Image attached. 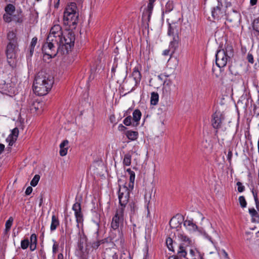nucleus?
<instances>
[{"mask_svg":"<svg viewBox=\"0 0 259 259\" xmlns=\"http://www.w3.org/2000/svg\"><path fill=\"white\" fill-rule=\"evenodd\" d=\"M40 179V176L38 175H35L30 182V185L33 186H36Z\"/></svg>","mask_w":259,"mask_h":259,"instance_id":"41","label":"nucleus"},{"mask_svg":"<svg viewBox=\"0 0 259 259\" xmlns=\"http://www.w3.org/2000/svg\"><path fill=\"white\" fill-rule=\"evenodd\" d=\"M7 38L9 42L12 44H17L16 39V35L14 31H10L7 34Z\"/></svg>","mask_w":259,"mask_h":259,"instance_id":"32","label":"nucleus"},{"mask_svg":"<svg viewBox=\"0 0 259 259\" xmlns=\"http://www.w3.org/2000/svg\"><path fill=\"white\" fill-rule=\"evenodd\" d=\"M17 44L9 42L6 49V54L7 58V62L9 65L12 68L16 66L17 59L16 53L17 51Z\"/></svg>","mask_w":259,"mask_h":259,"instance_id":"6","label":"nucleus"},{"mask_svg":"<svg viewBox=\"0 0 259 259\" xmlns=\"http://www.w3.org/2000/svg\"><path fill=\"white\" fill-rule=\"evenodd\" d=\"M239 204L242 208H245L246 207L247 202L245 197L243 196H241L238 199Z\"/></svg>","mask_w":259,"mask_h":259,"instance_id":"42","label":"nucleus"},{"mask_svg":"<svg viewBox=\"0 0 259 259\" xmlns=\"http://www.w3.org/2000/svg\"><path fill=\"white\" fill-rule=\"evenodd\" d=\"M253 30L259 33V18L255 19L252 23Z\"/></svg>","mask_w":259,"mask_h":259,"instance_id":"40","label":"nucleus"},{"mask_svg":"<svg viewBox=\"0 0 259 259\" xmlns=\"http://www.w3.org/2000/svg\"><path fill=\"white\" fill-rule=\"evenodd\" d=\"M59 225V221L57 217L55 215H53L52 217V222L50 227L51 231H55L57 227Z\"/></svg>","mask_w":259,"mask_h":259,"instance_id":"28","label":"nucleus"},{"mask_svg":"<svg viewBox=\"0 0 259 259\" xmlns=\"http://www.w3.org/2000/svg\"><path fill=\"white\" fill-rule=\"evenodd\" d=\"M54 77L44 71H39L35 77L33 89L38 96H44L52 89L54 83Z\"/></svg>","mask_w":259,"mask_h":259,"instance_id":"1","label":"nucleus"},{"mask_svg":"<svg viewBox=\"0 0 259 259\" xmlns=\"http://www.w3.org/2000/svg\"><path fill=\"white\" fill-rule=\"evenodd\" d=\"M29 245V241L28 239H25L21 241V247L23 249H26Z\"/></svg>","mask_w":259,"mask_h":259,"instance_id":"45","label":"nucleus"},{"mask_svg":"<svg viewBox=\"0 0 259 259\" xmlns=\"http://www.w3.org/2000/svg\"><path fill=\"white\" fill-rule=\"evenodd\" d=\"M123 214L124 208L123 207H121L117 210L115 214L112 218L111 222V227L112 229L116 230L120 225L123 224L124 219Z\"/></svg>","mask_w":259,"mask_h":259,"instance_id":"10","label":"nucleus"},{"mask_svg":"<svg viewBox=\"0 0 259 259\" xmlns=\"http://www.w3.org/2000/svg\"><path fill=\"white\" fill-rule=\"evenodd\" d=\"M128 206L131 210V217L136 214L138 209V207L137 204L134 202H132L130 203Z\"/></svg>","mask_w":259,"mask_h":259,"instance_id":"33","label":"nucleus"},{"mask_svg":"<svg viewBox=\"0 0 259 259\" xmlns=\"http://www.w3.org/2000/svg\"><path fill=\"white\" fill-rule=\"evenodd\" d=\"M133 119L131 116L129 115L127 116L123 121V123L126 126L132 125L133 126Z\"/></svg>","mask_w":259,"mask_h":259,"instance_id":"44","label":"nucleus"},{"mask_svg":"<svg viewBox=\"0 0 259 259\" xmlns=\"http://www.w3.org/2000/svg\"><path fill=\"white\" fill-rule=\"evenodd\" d=\"M104 243V242L103 240H98L92 243V247H93V248L96 249L99 247L101 244Z\"/></svg>","mask_w":259,"mask_h":259,"instance_id":"47","label":"nucleus"},{"mask_svg":"<svg viewBox=\"0 0 259 259\" xmlns=\"http://www.w3.org/2000/svg\"><path fill=\"white\" fill-rule=\"evenodd\" d=\"M223 7L222 2L218 0V4L214 7L211 10V16L214 20L220 19L224 15V13L222 10Z\"/></svg>","mask_w":259,"mask_h":259,"instance_id":"12","label":"nucleus"},{"mask_svg":"<svg viewBox=\"0 0 259 259\" xmlns=\"http://www.w3.org/2000/svg\"><path fill=\"white\" fill-rule=\"evenodd\" d=\"M12 14L6 13L3 15V19L5 22L9 23L12 21Z\"/></svg>","mask_w":259,"mask_h":259,"instance_id":"46","label":"nucleus"},{"mask_svg":"<svg viewBox=\"0 0 259 259\" xmlns=\"http://www.w3.org/2000/svg\"><path fill=\"white\" fill-rule=\"evenodd\" d=\"M126 171L130 175V183L128 185V187L131 188V189H133L135 178V172L132 170L130 168H128Z\"/></svg>","mask_w":259,"mask_h":259,"instance_id":"26","label":"nucleus"},{"mask_svg":"<svg viewBox=\"0 0 259 259\" xmlns=\"http://www.w3.org/2000/svg\"><path fill=\"white\" fill-rule=\"evenodd\" d=\"M77 7L75 3H70L68 4L64 12V21L65 23L75 25L78 21V13L76 12Z\"/></svg>","mask_w":259,"mask_h":259,"instance_id":"4","label":"nucleus"},{"mask_svg":"<svg viewBox=\"0 0 259 259\" xmlns=\"http://www.w3.org/2000/svg\"><path fill=\"white\" fill-rule=\"evenodd\" d=\"M104 259H118V255L114 249L107 248L104 252Z\"/></svg>","mask_w":259,"mask_h":259,"instance_id":"18","label":"nucleus"},{"mask_svg":"<svg viewBox=\"0 0 259 259\" xmlns=\"http://www.w3.org/2000/svg\"><path fill=\"white\" fill-rule=\"evenodd\" d=\"M237 186H238L237 190L239 192H242L244 191L245 187L242 185V183H241L240 182H238L237 183Z\"/></svg>","mask_w":259,"mask_h":259,"instance_id":"49","label":"nucleus"},{"mask_svg":"<svg viewBox=\"0 0 259 259\" xmlns=\"http://www.w3.org/2000/svg\"><path fill=\"white\" fill-rule=\"evenodd\" d=\"M142 114L140 110L136 109L133 113V126H137L139 124Z\"/></svg>","mask_w":259,"mask_h":259,"instance_id":"19","label":"nucleus"},{"mask_svg":"<svg viewBox=\"0 0 259 259\" xmlns=\"http://www.w3.org/2000/svg\"><path fill=\"white\" fill-rule=\"evenodd\" d=\"M78 235L80 237L78 242V248L80 251H82L84 248V244L86 243L87 238L83 231L82 235L81 234V233L79 231L78 232Z\"/></svg>","mask_w":259,"mask_h":259,"instance_id":"21","label":"nucleus"},{"mask_svg":"<svg viewBox=\"0 0 259 259\" xmlns=\"http://www.w3.org/2000/svg\"><path fill=\"white\" fill-rule=\"evenodd\" d=\"M32 191V188L30 186H29L27 188L26 191H25V194L26 195H29Z\"/></svg>","mask_w":259,"mask_h":259,"instance_id":"56","label":"nucleus"},{"mask_svg":"<svg viewBox=\"0 0 259 259\" xmlns=\"http://www.w3.org/2000/svg\"><path fill=\"white\" fill-rule=\"evenodd\" d=\"M174 6L171 2H168L165 5V13H169L173 10Z\"/></svg>","mask_w":259,"mask_h":259,"instance_id":"43","label":"nucleus"},{"mask_svg":"<svg viewBox=\"0 0 259 259\" xmlns=\"http://www.w3.org/2000/svg\"><path fill=\"white\" fill-rule=\"evenodd\" d=\"M29 244H37V237L35 234L31 235Z\"/></svg>","mask_w":259,"mask_h":259,"instance_id":"48","label":"nucleus"},{"mask_svg":"<svg viewBox=\"0 0 259 259\" xmlns=\"http://www.w3.org/2000/svg\"><path fill=\"white\" fill-rule=\"evenodd\" d=\"M61 55L67 54L74 46L75 34L72 31H67L61 36Z\"/></svg>","mask_w":259,"mask_h":259,"instance_id":"5","label":"nucleus"},{"mask_svg":"<svg viewBox=\"0 0 259 259\" xmlns=\"http://www.w3.org/2000/svg\"><path fill=\"white\" fill-rule=\"evenodd\" d=\"M37 41V38L36 37H34L32 40L30 44V47H32V48H34Z\"/></svg>","mask_w":259,"mask_h":259,"instance_id":"54","label":"nucleus"},{"mask_svg":"<svg viewBox=\"0 0 259 259\" xmlns=\"http://www.w3.org/2000/svg\"><path fill=\"white\" fill-rule=\"evenodd\" d=\"M204 236H205V237L207 239H208L211 243H213V241L211 239V238L206 233H204Z\"/></svg>","mask_w":259,"mask_h":259,"instance_id":"62","label":"nucleus"},{"mask_svg":"<svg viewBox=\"0 0 259 259\" xmlns=\"http://www.w3.org/2000/svg\"><path fill=\"white\" fill-rule=\"evenodd\" d=\"M171 52V55L172 54H174L175 53L174 52H172V48H170L169 47V49H167V50H165L163 51V55L164 56H168L170 54V52Z\"/></svg>","mask_w":259,"mask_h":259,"instance_id":"53","label":"nucleus"},{"mask_svg":"<svg viewBox=\"0 0 259 259\" xmlns=\"http://www.w3.org/2000/svg\"><path fill=\"white\" fill-rule=\"evenodd\" d=\"M160 109H161L163 112H166L168 110V107L167 106L163 105L162 107H160Z\"/></svg>","mask_w":259,"mask_h":259,"instance_id":"64","label":"nucleus"},{"mask_svg":"<svg viewBox=\"0 0 259 259\" xmlns=\"http://www.w3.org/2000/svg\"><path fill=\"white\" fill-rule=\"evenodd\" d=\"M196 252L193 250V249H190V258H187V259H196Z\"/></svg>","mask_w":259,"mask_h":259,"instance_id":"51","label":"nucleus"},{"mask_svg":"<svg viewBox=\"0 0 259 259\" xmlns=\"http://www.w3.org/2000/svg\"><path fill=\"white\" fill-rule=\"evenodd\" d=\"M14 219L13 217H11L9 218V219L7 221L6 224H5V233H7L8 232H9L11 228V226L13 224Z\"/></svg>","mask_w":259,"mask_h":259,"instance_id":"36","label":"nucleus"},{"mask_svg":"<svg viewBox=\"0 0 259 259\" xmlns=\"http://www.w3.org/2000/svg\"><path fill=\"white\" fill-rule=\"evenodd\" d=\"M172 84V82L170 80L164 81L163 87V93H166L167 94H170V85Z\"/></svg>","mask_w":259,"mask_h":259,"instance_id":"31","label":"nucleus"},{"mask_svg":"<svg viewBox=\"0 0 259 259\" xmlns=\"http://www.w3.org/2000/svg\"><path fill=\"white\" fill-rule=\"evenodd\" d=\"M232 155H233L232 152L230 150L228 152V154L227 155V158H228V160L230 164H231V158H232Z\"/></svg>","mask_w":259,"mask_h":259,"instance_id":"57","label":"nucleus"},{"mask_svg":"<svg viewBox=\"0 0 259 259\" xmlns=\"http://www.w3.org/2000/svg\"><path fill=\"white\" fill-rule=\"evenodd\" d=\"M132 76L135 81V85L139 84L141 79V74L138 68L134 69Z\"/></svg>","mask_w":259,"mask_h":259,"instance_id":"24","label":"nucleus"},{"mask_svg":"<svg viewBox=\"0 0 259 259\" xmlns=\"http://www.w3.org/2000/svg\"><path fill=\"white\" fill-rule=\"evenodd\" d=\"M15 7L11 4H9L6 6L5 8V10L6 13L13 14V13L15 11Z\"/></svg>","mask_w":259,"mask_h":259,"instance_id":"37","label":"nucleus"},{"mask_svg":"<svg viewBox=\"0 0 259 259\" xmlns=\"http://www.w3.org/2000/svg\"><path fill=\"white\" fill-rule=\"evenodd\" d=\"M68 141L67 140H64L60 145V154L62 156H64L67 154L68 148L65 147L68 144Z\"/></svg>","mask_w":259,"mask_h":259,"instance_id":"25","label":"nucleus"},{"mask_svg":"<svg viewBox=\"0 0 259 259\" xmlns=\"http://www.w3.org/2000/svg\"><path fill=\"white\" fill-rule=\"evenodd\" d=\"M155 0H149V3L148 4L147 8L144 10L142 17L147 16V21L149 22L151 18V16L152 13V11L154 7V3Z\"/></svg>","mask_w":259,"mask_h":259,"instance_id":"14","label":"nucleus"},{"mask_svg":"<svg viewBox=\"0 0 259 259\" xmlns=\"http://www.w3.org/2000/svg\"><path fill=\"white\" fill-rule=\"evenodd\" d=\"M184 226H185L190 231H195L197 229V226L193 223L192 221L186 220L184 222Z\"/></svg>","mask_w":259,"mask_h":259,"instance_id":"27","label":"nucleus"},{"mask_svg":"<svg viewBox=\"0 0 259 259\" xmlns=\"http://www.w3.org/2000/svg\"><path fill=\"white\" fill-rule=\"evenodd\" d=\"M29 245L30 246V249L31 251H33L36 249V244H29Z\"/></svg>","mask_w":259,"mask_h":259,"instance_id":"60","label":"nucleus"},{"mask_svg":"<svg viewBox=\"0 0 259 259\" xmlns=\"http://www.w3.org/2000/svg\"><path fill=\"white\" fill-rule=\"evenodd\" d=\"M249 213L252 217V222H258L259 215L254 208H249Z\"/></svg>","mask_w":259,"mask_h":259,"instance_id":"30","label":"nucleus"},{"mask_svg":"<svg viewBox=\"0 0 259 259\" xmlns=\"http://www.w3.org/2000/svg\"><path fill=\"white\" fill-rule=\"evenodd\" d=\"M125 135L128 139L134 141L137 139L139 134L136 131H128Z\"/></svg>","mask_w":259,"mask_h":259,"instance_id":"29","label":"nucleus"},{"mask_svg":"<svg viewBox=\"0 0 259 259\" xmlns=\"http://www.w3.org/2000/svg\"><path fill=\"white\" fill-rule=\"evenodd\" d=\"M234 56L233 47L230 45H225V49L219 50L215 54V63L219 68L226 66Z\"/></svg>","mask_w":259,"mask_h":259,"instance_id":"3","label":"nucleus"},{"mask_svg":"<svg viewBox=\"0 0 259 259\" xmlns=\"http://www.w3.org/2000/svg\"><path fill=\"white\" fill-rule=\"evenodd\" d=\"M49 34L61 36L63 34L61 27L59 25H55L51 28Z\"/></svg>","mask_w":259,"mask_h":259,"instance_id":"22","label":"nucleus"},{"mask_svg":"<svg viewBox=\"0 0 259 259\" xmlns=\"http://www.w3.org/2000/svg\"><path fill=\"white\" fill-rule=\"evenodd\" d=\"M131 155L127 153L124 155L123 163L124 165L129 166L131 163Z\"/></svg>","mask_w":259,"mask_h":259,"instance_id":"38","label":"nucleus"},{"mask_svg":"<svg viewBox=\"0 0 259 259\" xmlns=\"http://www.w3.org/2000/svg\"><path fill=\"white\" fill-rule=\"evenodd\" d=\"M252 193L254 197V201L258 200L257 198V192L255 191H254V190L252 189Z\"/></svg>","mask_w":259,"mask_h":259,"instance_id":"59","label":"nucleus"},{"mask_svg":"<svg viewBox=\"0 0 259 259\" xmlns=\"http://www.w3.org/2000/svg\"><path fill=\"white\" fill-rule=\"evenodd\" d=\"M145 199L146 201H148V203L150 202V200L152 199V191L151 192L146 193L145 195Z\"/></svg>","mask_w":259,"mask_h":259,"instance_id":"52","label":"nucleus"},{"mask_svg":"<svg viewBox=\"0 0 259 259\" xmlns=\"http://www.w3.org/2000/svg\"><path fill=\"white\" fill-rule=\"evenodd\" d=\"M0 89L3 93L7 94L12 93V88L10 83H6L5 80H1Z\"/></svg>","mask_w":259,"mask_h":259,"instance_id":"20","label":"nucleus"},{"mask_svg":"<svg viewBox=\"0 0 259 259\" xmlns=\"http://www.w3.org/2000/svg\"><path fill=\"white\" fill-rule=\"evenodd\" d=\"M177 236L178 238L183 242L180 245H182L185 247V249H186V247L189 246L191 243V240L184 233L178 232L177 234Z\"/></svg>","mask_w":259,"mask_h":259,"instance_id":"17","label":"nucleus"},{"mask_svg":"<svg viewBox=\"0 0 259 259\" xmlns=\"http://www.w3.org/2000/svg\"><path fill=\"white\" fill-rule=\"evenodd\" d=\"M159 95L157 93L152 92L151 95V104L156 105L158 102Z\"/></svg>","mask_w":259,"mask_h":259,"instance_id":"34","label":"nucleus"},{"mask_svg":"<svg viewBox=\"0 0 259 259\" xmlns=\"http://www.w3.org/2000/svg\"><path fill=\"white\" fill-rule=\"evenodd\" d=\"M187 251L185 247L182 245H179L177 250V254L171 256L168 259H179V257H186Z\"/></svg>","mask_w":259,"mask_h":259,"instance_id":"16","label":"nucleus"},{"mask_svg":"<svg viewBox=\"0 0 259 259\" xmlns=\"http://www.w3.org/2000/svg\"><path fill=\"white\" fill-rule=\"evenodd\" d=\"M110 121L111 123H114L115 122V117L114 115H111L109 118Z\"/></svg>","mask_w":259,"mask_h":259,"instance_id":"61","label":"nucleus"},{"mask_svg":"<svg viewBox=\"0 0 259 259\" xmlns=\"http://www.w3.org/2000/svg\"><path fill=\"white\" fill-rule=\"evenodd\" d=\"M42 106V102L34 101L30 106V110L31 112H37L39 113L41 111Z\"/></svg>","mask_w":259,"mask_h":259,"instance_id":"23","label":"nucleus"},{"mask_svg":"<svg viewBox=\"0 0 259 259\" xmlns=\"http://www.w3.org/2000/svg\"><path fill=\"white\" fill-rule=\"evenodd\" d=\"M19 135V130L17 127L14 128L11 134L6 139V141L9 143V146H12L15 142Z\"/></svg>","mask_w":259,"mask_h":259,"instance_id":"15","label":"nucleus"},{"mask_svg":"<svg viewBox=\"0 0 259 259\" xmlns=\"http://www.w3.org/2000/svg\"><path fill=\"white\" fill-rule=\"evenodd\" d=\"M166 245L168 247V248L169 249V250H171L173 252L175 251L174 250V247H173V240L172 239L170 238V237H168L166 239Z\"/></svg>","mask_w":259,"mask_h":259,"instance_id":"39","label":"nucleus"},{"mask_svg":"<svg viewBox=\"0 0 259 259\" xmlns=\"http://www.w3.org/2000/svg\"><path fill=\"white\" fill-rule=\"evenodd\" d=\"M5 149V145L3 144H0V154L4 151Z\"/></svg>","mask_w":259,"mask_h":259,"instance_id":"63","label":"nucleus"},{"mask_svg":"<svg viewBox=\"0 0 259 259\" xmlns=\"http://www.w3.org/2000/svg\"><path fill=\"white\" fill-rule=\"evenodd\" d=\"M184 221V217L181 214H177L173 217L169 221V225L171 228L177 229L179 231L178 228L181 227L182 222Z\"/></svg>","mask_w":259,"mask_h":259,"instance_id":"13","label":"nucleus"},{"mask_svg":"<svg viewBox=\"0 0 259 259\" xmlns=\"http://www.w3.org/2000/svg\"><path fill=\"white\" fill-rule=\"evenodd\" d=\"M119 187L118 199L119 204L121 207L124 209L129 200L131 188L127 187L125 184L122 187L120 185Z\"/></svg>","mask_w":259,"mask_h":259,"instance_id":"8","label":"nucleus"},{"mask_svg":"<svg viewBox=\"0 0 259 259\" xmlns=\"http://www.w3.org/2000/svg\"><path fill=\"white\" fill-rule=\"evenodd\" d=\"M167 34L172 36V40L170 42L169 48H172V52H174L178 48L179 42V29L175 24H169Z\"/></svg>","mask_w":259,"mask_h":259,"instance_id":"7","label":"nucleus"},{"mask_svg":"<svg viewBox=\"0 0 259 259\" xmlns=\"http://www.w3.org/2000/svg\"><path fill=\"white\" fill-rule=\"evenodd\" d=\"M61 36L49 34L46 42L42 46V51L45 52L46 54L48 53L51 58L56 56L57 53H60L61 54Z\"/></svg>","mask_w":259,"mask_h":259,"instance_id":"2","label":"nucleus"},{"mask_svg":"<svg viewBox=\"0 0 259 259\" xmlns=\"http://www.w3.org/2000/svg\"><path fill=\"white\" fill-rule=\"evenodd\" d=\"M22 11L20 10V14L17 15L12 14V21H15L16 23H21L23 22L22 16L21 14Z\"/></svg>","mask_w":259,"mask_h":259,"instance_id":"35","label":"nucleus"},{"mask_svg":"<svg viewBox=\"0 0 259 259\" xmlns=\"http://www.w3.org/2000/svg\"><path fill=\"white\" fill-rule=\"evenodd\" d=\"M72 209L74 211V215L77 223V227H79V224H82L83 221V214L81 212V204L79 202L75 203L72 206Z\"/></svg>","mask_w":259,"mask_h":259,"instance_id":"11","label":"nucleus"},{"mask_svg":"<svg viewBox=\"0 0 259 259\" xmlns=\"http://www.w3.org/2000/svg\"><path fill=\"white\" fill-rule=\"evenodd\" d=\"M117 66V64L114 63V64L113 65L112 69H111V73H112L111 76L112 77H113V76H115V70H116Z\"/></svg>","mask_w":259,"mask_h":259,"instance_id":"55","label":"nucleus"},{"mask_svg":"<svg viewBox=\"0 0 259 259\" xmlns=\"http://www.w3.org/2000/svg\"><path fill=\"white\" fill-rule=\"evenodd\" d=\"M224 114L220 111H216L211 116V125L216 129L215 135L218 132V129L222 127V123L225 120Z\"/></svg>","mask_w":259,"mask_h":259,"instance_id":"9","label":"nucleus"},{"mask_svg":"<svg viewBox=\"0 0 259 259\" xmlns=\"http://www.w3.org/2000/svg\"><path fill=\"white\" fill-rule=\"evenodd\" d=\"M58 248V245L55 243L53 246V252L56 253Z\"/></svg>","mask_w":259,"mask_h":259,"instance_id":"58","label":"nucleus"},{"mask_svg":"<svg viewBox=\"0 0 259 259\" xmlns=\"http://www.w3.org/2000/svg\"><path fill=\"white\" fill-rule=\"evenodd\" d=\"M246 59L248 61V62L251 64H253L254 63V59L253 55L250 53H248L247 54Z\"/></svg>","mask_w":259,"mask_h":259,"instance_id":"50","label":"nucleus"}]
</instances>
